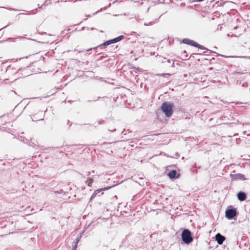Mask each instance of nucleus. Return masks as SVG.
<instances>
[{
    "label": "nucleus",
    "mask_w": 250,
    "mask_h": 250,
    "mask_svg": "<svg viewBox=\"0 0 250 250\" xmlns=\"http://www.w3.org/2000/svg\"><path fill=\"white\" fill-rule=\"evenodd\" d=\"M174 104L169 102H165L161 105V109L166 117H170L173 113Z\"/></svg>",
    "instance_id": "obj_1"
},
{
    "label": "nucleus",
    "mask_w": 250,
    "mask_h": 250,
    "mask_svg": "<svg viewBox=\"0 0 250 250\" xmlns=\"http://www.w3.org/2000/svg\"><path fill=\"white\" fill-rule=\"evenodd\" d=\"M181 238L183 243L187 245L191 243L193 240L191 231L187 229H185L182 231Z\"/></svg>",
    "instance_id": "obj_2"
},
{
    "label": "nucleus",
    "mask_w": 250,
    "mask_h": 250,
    "mask_svg": "<svg viewBox=\"0 0 250 250\" xmlns=\"http://www.w3.org/2000/svg\"><path fill=\"white\" fill-rule=\"evenodd\" d=\"M237 214V209L235 208H228L225 211V216L229 220L233 219Z\"/></svg>",
    "instance_id": "obj_3"
},
{
    "label": "nucleus",
    "mask_w": 250,
    "mask_h": 250,
    "mask_svg": "<svg viewBox=\"0 0 250 250\" xmlns=\"http://www.w3.org/2000/svg\"><path fill=\"white\" fill-rule=\"evenodd\" d=\"M107 46V44H106V42H104L102 44H101L100 45H98V46L96 47H94V48H89L87 50H81V51H79V53H81V52H86L85 53V56H87L88 55V54H87V52H89L91 50H92L93 49H94L95 50H97L98 49H102L105 46Z\"/></svg>",
    "instance_id": "obj_4"
},
{
    "label": "nucleus",
    "mask_w": 250,
    "mask_h": 250,
    "mask_svg": "<svg viewBox=\"0 0 250 250\" xmlns=\"http://www.w3.org/2000/svg\"><path fill=\"white\" fill-rule=\"evenodd\" d=\"M230 176L232 179V180H245L246 179L244 175L241 173H237V174H230Z\"/></svg>",
    "instance_id": "obj_5"
},
{
    "label": "nucleus",
    "mask_w": 250,
    "mask_h": 250,
    "mask_svg": "<svg viewBox=\"0 0 250 250\" xmlns=\"http://www.w3.org/2000/svg\"><path fill=\"white\" fill-rule=\"evenodd\" d=\"M225 239V236L220 233H217L215 236V240L219 245H222Z\"/></svg>",
    "instance_id": "obj_6"
},
{
    "label": "nucleus",
    "mask_w": 250,
    "mask_h": 250,
    "mask_svg": "<svg viewBox=\"0 0 250 250\" xmlns=\"http://www.w3.org/2000/svg\"><path fill=\"white\" fill-rule=\"evenodd\" d=\"M167 176L170 179H176L178 178L177 172L175 170H172L167 173Z\"/></svg>",
    "instance_id": "obj_7"
},
{
    "label": "nucleus",
    "mask_w": 250,
    "mask_h": 250,
    "mask_svg": "<svg viewBox=\"0 0 250 250\" xmlns=\"http://www.w3.org/2000/svg\"><path fill=\"white\" fill-rule=\"evenodd\" d=\"M237 198L240 201H245L247 198V194L243 191H240L237 194Z\"/></svg>",
    "instance_id": "obj_8"
},
{
    "label": "nucleus",
    "mask_w": 250,
    "mask_h": 250,
    "mask_svg": "<svg viewBox=\"0 0 250 250\" xmlns=\"http://www.w3.org/2000/svg\"><path fill=\"white\" fill-rule=\"evenodd\" d=\"M182 42L183 43H185V44H188V45H190L191 46H194L195 47V45H196V42L195 41L192 40H190L189 39H188V38H185V39H184L183 40H182Z\"/></svg>",
    "instance_id": "obj_9"
},
{
    "label": "nucleus",
    "mask_w": 250,
    "mask_h": 250,
    "mask_svg": "<svg viewBox=\"0 0 250 250\" xmlns=\"http://www.w3.org/2000/svg\"><path fill=\"white\" fill-rule=\"evenodd\" d=\"M110 188V187H106V188H101V189H99L96 190L92 194V196L91 197L90 200H92V199L95 198L96 197V196L97 195V194H98V193L101 192L102 191L108 189Z\"/></svg>",
    "instance_id": "obj_10"
},
{
    "label": "nucleus",
    "mask_w": 250,
    "mask_h": 250,
    "mask_svg": "<svg viewBox=\"0 0 250 250\" xmlns=\"http://www.w3.org/2000/svg\"><path fill=\"white\" fill-rule=\"evenodd\" d=\"M125 38V37L124 35H120L118 36V37H116L115 38H114L113 39H111L112 43H116L117 42H119L121 41V40H123Z\"/></svg>",
    "instance_id": "obj_11"
},
{
    "label": "nucleus",
    "mask_w": 250,
    "mask_h": 250,
    "mask_svg": "<svg viewBox=\"0 0 250 250\" xmlns=\"http://www.w3.org/2000/svg\"><path fill=\"white\" fill-rule=\"evenodd\" d=\"M81 237H82V234H80L78 236L77 238L75 240V241H74L75 244L74 245L75 248H77L78 244L79 243Z\"/></svg>",
    "instance_id": "obj_12"
},
{
    "label": "nucleus",
    "mask_w": 250,
    "mask_h": 250,
    "mask_svg": "<svg viewBox=\"0 0 250 250\" xmlns=\"http://www.w3.org/2000/svg\"><path fill=\"white\" fill-rule=\"evenodd\" d=\"M196 45H195V47H197L199 49H203V50H206L207 51H208V50L206 48L205 46L200 45V44L198 43L197 42H196Z\"/></svg>",
    "instance_id": "obj_13"
},
{
    "label": "nucleus",
    "mask_w": 250,
    "mask_h": 250,
    "mask_svg": "<svg viewBox=\"0 0 250 250\" xmlns=\"http://www.w3.org/2000/svg\"><path fill=\"white\" fill-rule=\"evenodd\" d=\"M23 38V37H21V36H20L18 38H9L8 40H11L12 42H15V40H17V39H21Z\"/></svg>",
    "instance_id": "obj_14"
},
{
    "label": "nucleus",
    "mask_w": 250,
    "mask_h": 250,
    "mask_svg": "<svg viewBox=\"0 0 250 250\" xmlns=\"http://www.w3.org/2000/svg\"><path fill=\"white\" fill-rule=\"evenodd\" d=\"M54 193H57V194L63 193L65 194V191H63V189H60V190H58V191H54Z\"/></svg>",
    "instance_id": "obj_15"
},
{
    "label": "nucleus",
    "mask_w": 250,
    "mask_h": 250,
    "mask_svg": "<svg viewBox=\"0 0 250 250\" xmlns=\"http://www.w3.org/2000/svg\"><path fill=\"white\" fill-rule=\"evenodd\" d=\"M171 62H172L171 66L172 67H173L174 66V62L172 60L171 61L170 60H168L167 61V63H168L169 64L171 63Z\"/></svg>",
    "instance_id": "obj_16"
},
{
    "label": "nucleus",
    "mask_w": 250,
    "mask_h": 250,
    "mask_svg": "<svg viewBox=\"0 0 250 250\" xmlns=\"http://www.w3.org/2000/svg\"><path fill=\"white\" fill-rule=\"evenodd\" d=\"M105 42H106V44H107V45H110L112 43L111 40H108Z\"/></svg>",
    "instance_id": "obj_17"
},
{
    "label": "nucleus",
    "mask_w": 250,
    "mask_h": 250,
    "mask_svg": "<svg viewBox=\"0 0 250 250\" xmlns=\"http://www.w3.org/2000/svg\"><path fill=\"white\" fill-rule=\"evenodd\" d=\"M153 23H154V22H148V23L145 22L144 25L145 26H148V25H152L153 24Z\"/></svg>",
    "instance_id": "obj_18"
},
{
    "label": "nucleus",
    "mask_w": 250,
    "mask_h": 250,
    "mask_svg": "<svg viewBox=\"0 0 250 250\" xmlns=\"http://www.w3.org/2000/svg\"><path fill=\"white\" fill-rule=\"evenodd\" d=\"M242 86L243 87H247L248 86V83H243L242 84Z\"/></svg>",
    "instance_id": "obj_19"
},
{
    "label": "nucleus",
    "mask_w": 250,
    "mask_h": 250,
    "mask_svg": "<svg viewBox=\"0 0 250 250\" xmlns=\"http://www.w3.org/2000/svg\"><path fill=\"white\" fill-rule=\"evenodd\" d=\"M86 183L87 184V185L89 187L91 186V185H92V182H88L87 181H86Z\"/></svg>",
    "instance_id": "obj_20"
},
{
    "label": "nucleus",
    "mask_w": 250,
    "mask_h": 250,
    "mask_svg": "<svg viewBox=\"0 0 250 250\" xmlns=\"http://www.w3.org/2000/svg\"><path fill=\"white\" fill-rule=\"evenodd\" d=\"M180 156V155L178 153V152H176L175 154V157L177 158H178Z\"/></svg>",
    "instance_id": "obj_21"
},
{
    "label": "nucleus",
    "mask_w": 250,
    "mask_h": 250,
    "mask_svg": "<svg viewBox=\"0 0 250 250\" xmlns=\"http://www.w3.org/2000/svg\"><path fill=\"white\" fill-rule=\"evenodd\" d=\"M99 98H100V97H99L98 98V99H97V100H95V101H97ZM94 101V100H88V101H87V102H92V101Z\"/></svg>",
    "instance_id": "obj_22"
},
{
    "label": "nucleus",
    "mask_w": 250,
    "mask_h": 250,
    "mask_svg": "<svg viewBox=\"0 0 250 250\" xmlns=\"http://www.w3.org/2000/svg\"><path fill=\"white\" fill-rule=\"evenodd\" d=\"M35 116H36L35 115H33V117L32 118L33 121H35V119H37V118L35 117Z\"/></svg>",
    "instance_id": "obj_23"
},
{
    "label": "nucleus",
    "mask_w": 250,
    "mask_h": 250,
    "mask_svg": "<svg viewBox=\"0 0 250 250\" xmlns=\"http://www.w3.org/2000/svg\"><path fill=\"white\" fill-rule=\"evenodd\" d=\"M217 56H222V57H226V58L228 57H227V56H226L222 55H221V54H217Z\"/></svg>",
    "instance_id": "obj_24"
},
{
    "label": "nucleus",
    "mask_w": 250,
    "mask_h": 250,
    "mask_svg": "<svg viewBox=\"0 0 250 250\" xmlns=\"http://www.w3.org/2000/svg\"><path fill=\"white\" fill-rule=\"evenodd\" d=\"M135 19L137 21H140V19L139 18V17H136Z\"/></svg>",
    "instance_id": "obj_25"
},
{
    "label": "nucleus",
    "mask_w": 250,
    "mask_h": 250,
    "mask_svg": "<svg viewBox=\"0 0 250 250\" xmlns=\"http://www.w3.org/2000/svg\"><path fill=\"white\" fill-rule=\"evenodd\" d=\"M108 130H109V131H112V132H113V131H115V130H116V129H115V128H114V129H108Z\"/></svg>",
    "instance_id": "obj_26"
},
{
    "label": "nucleus",
    "mask_w": 250,
    "mask_h": 250,
    "mask_svg": "<svg viewBox=\"0 0 250 250\" xmlns=\"http://www.w3.org/2000/svg\"><path fill=\"white\" fill-rule=\"evenodd\" d=\"M203 0H194V1L200 2V1H202Z\"/></svg>",
    "instance_id": "obj_27"
},
{
    "label": "nucleus",
    "mask_w": 250,
    "mask_h": 250,
    "mask_svg": "<svg viewBox=\"0 0 250 250\" xmlns=\"http://www.w3.org/2000/svg\"><path fill=\"white\" fill-rule=\"evenodd\" d=\"M103 122V121H100V122H99L98 123V125H100V124H101L102 123V122Z\"/></svg>",
    "instance_id": "obj_28"
},
{
    "label": "nucleus",
    "mask_w": 250,
    "mask_h": 250,
    "mask_svg": "<svg viewBox=\"0 0 250 250\" xmlns=\"http://www.w3.org/2000/svg\"><path fill=\"white\" fill-rule=\"evenodd\" d=\"M76 250V248H75L74 246H73L72 250Z\"/></svg>",
    "instance_id": "obj_29"
},
{
    "label": "nucleus",
    "mask_w": 250,
    "mask_h": 250,
    "mask_svg": "<svg viewBox=\"0 0 250 250\" xmlns=\"http://www.w3.org/2000/svg\"><path fill=\"white\" fill-rule=\"evenodd\" d=\"M99 49H97V50H96V52H98L100 50H99Z\"/></svg>",
    "instance_id": "obj_30"
},
{
    "label": "nucleus",
    "mask_w": 250,
    "mask_h": 250,
    "mask_svg": "<svg viewBox=\"0 0 250 250\" xmlns=\"http://www.w3.org/2000/svg\"><path fill=\"white\" fill-rule=\"evenodd\" d=\"M94 29H95V28H91V30H94Z\"/></svg>",
    "instance_id": "obj_31"
},
{
    "label": "nucleus",
    "mask_w": 250,
    "mask_h": 250,
    "mask_svg": "<svg viewBox=\"0 0 250 250\" xmlns=\"http://www.w3.org/2000/svg\"><path fill=\"white\" fill-rule=\"evenodd\" d=\"M74 51H78V49H74Z\"/></svg>",
    "instance_id": "obj_32"
},
{
    "label": "nucleus",
    "mask_w": 250,
    "mask_h": 250,
    "mask_svg": "<svg viewBox=\"0 0 250 250\" xmlns=\"http://www.w3.org/2000/svg\"><path fill=\"white\" fill-rule=\"evenodd\" d=\"M86 29H87V30H89V28H88V27H86Z\"/></svg>",
    "instance_id": "obj_33"
},
{
    "label": "nucleus",
    "mask_w": 250,
    "mask_h": 250,
    "mask_svg": "<svg viewBox=\"0 0 250 250\" xmlns=\"http://www.w3.org/2000/svg\"><path fill=\"white\" fill-rule=\"evenodd\" d=\"M0 8H6V7H0Z\"/></svg>",
    "instance_id": "obj_34"
},
{
    "label": "nucleus",
    "mask_w": 250,
    "mask_h": 250,
    "mask_svg": "<svg viewBox=\"0 0 250 250\" xmlns=\"http://www.w3.org/2000/svg\"><path fill=\"white\" fill-rule=\"evenodd\" d=\"M42 120V118H41V119H37V120Z\"/></svg>",
    "instance_id": "obj_35"
},
{
    "label": "nucleus",
    "mask_w": 250,
    "mask_h": 250,
    "mask_svg": "<svg viewBox=\"0 0 250 250\" xmlns=\"http://www.w3.org/2000/svg\"><path fill=\"white\" fill-rule=\"evenodd\" d=\"M24 14L23 13H20L19 15Z\"/></svg>",
    "instance_id": "obj_36"
},
{
    "label": "nucleus",
    "mask_w": 250,
    "mask_h": 250,
    "mask_svg": "<svg viewBox=\"0 0 250 250\" xmlns=\"http://www.w3.org/2000/svg\"><path fill=\"white\" fill-rule=\"evenodd\" d=\"M84 28H85V27H83L82 29H84Z\"/></svg>",
    "instance_id": "obj_37"
}]
</instances>
